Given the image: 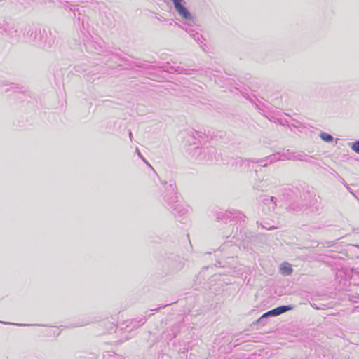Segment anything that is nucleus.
I'll return each instance as SVG.
<instances>
[{
  "instance_id": "2",
  "label": "nucleus",
  "mask_w": 359,
  "mask_h": 359,
  "mask_svg": "<svg viewBox=\"0 0 359 359\" xmlns=\"http://www.w3.org/2000/svg\"><path fill=\"white\" fill-rule=\"evenodd\" d=\"M285 160H290V161H303L304 159L302 158L298 157L295 153L289 152L288 151L287 152L284 153H276L273 155H270L266 158V159H261L258 161V163H262L265 161H269V163H272L273 162L278 161H285Z\"/></svg>"
},
{
  "instance_id": "11",
  "label": "nucleus",
  "mask_w": 359,
  "mask_h": 359,
  "mask_svg": "<svg viewBox=\"0 0 359 359\" xmlns=\"http://www.w3.org/2000/svg\"><path fill=\"white\" fill-rule=\"evenodd\" d=\"M270 201L273 204V209H275V208L277 205H276V198L273 197V196L270 197Z\"/></svg>"
},
{
  "instance_id": "5",
  "label": "nucleus",
  "mask_w": 359,
  "mask_h": 359,
  "mask_svg": "<svg viewBox=\"0 0 359 359\" xmlns=\"http://www.w3.org/2000/svg\"><path fill=\"white\" fill-rule=\"evenodd\" d=\"M280 271L282 274L289 276L292 273V268L290 264L284 262L280 266Z\"/></svg>"
},
{
  "instance_id": "4",
  "label": "nucleus",
  "mask_w": 359,
  "mask_h": 359,
  "mask_svg": "<svg viewBox=\"0 0 359 359\" xmlns=\"http://www.w3.org/2000/svg\"><path fill=\"white\" fill-rule=\"evenodd\" d=\"M293 309V306L290 305L280 306L273 309V312L276 316L280 315L286 311H290Z\"/></svg>"
},
{
  "instance_id": "21",
  "label": "nucleus",
  "mask_w": 359,
  "mask_h": 359,
  "mask_svg": "<svg viewBox=\"0 0 359 359\" xmlns=\"http://www.w3.org/2000/svg\"><path fill=\"white\" fill-rule=\"evenodd\" d=\"M129 137H130V139L132 140V133L131 132L129 133Z\"/></svg>"
},
{
  "instance_id": "1",
  "label": "nucleus",
  "mask_w": 359,
  "mask_h": 359,
  "mask_svg": "<svg viewBox=\"0 0 359 359\" xmlns=\"http://www.w3.org/2000/svg\"><path fill=\"white\" fill-rule=\"evenodd\" d=\"M165 202L170 209H172L175 215H184L187 213L188 210L184 208L182 205L178 203V196L174 191V189H172V191L168 196L165 197Z\"/></svg>"
},
{
  "instance_id": "25",
  "label": "nucleus",
  "mask_w": 359,
  "mask_h": 359,
  "mask_svg": "<svg viewBox=\"0 0 359 359\" xmlns=\"http://www.w3.org/2000/svg\"><path fill=\"white\" fill-rule=\"evenodd\" d=\"M358 308V307L355 308V309H354V310H353V311H356Z\"/></svg>"
},
{
  "instance_id": "3",
  "label": "nucleus",
  "mask_w": 359,
  "mask_h": 359,
  "mask_svg": "<svg viewBox=\"0 0 359 359\" xmlns=\"http://www.w3.org/2000/svg\"><path fill=\"white\" fill-rule=\"evenodd\" d=\"M184 1H179L174 4L175 9L177 13L185 20H191L192 16L188 9L182 4Z\"/></svg>"
},
{
  "instance_id": "20",
  "label": "nucleus",
  "mask_w": 359,
  "mask_h": 359,
  "mask_svg": "<svg viewBox=\"0 0 359 359\" xmlns=\"http://www.w3.org/2000/svg\"><path fill=\"white\" fill-rule=\"evenodd\" d=\"M1 323H4V324H11V323H8V322H3V321H0Z\"/></svg>"
},
{
  "instance_id": "19",
  "label": "nucleus",
  "mask_w": 359,
  "mask_h": 359,
  "mask_svg": "<svg viewBox=\"0 0 359 359\" xmlns=\"http://www.w3.org/2000/svg\"><path fill=\"white\" fill-rule=\"evenodd\" d=\"M13 325H15L14 323ZM16 325H18V326H26L27 325L26 324H15Z\"/></svg>"
},
{
  "instance_id": "23",
  "label": "nucleus",
  "mask_w": 359,
  "mask_h": 359,
  "mask_svg": "<svg viewBox=\"0 0 359 359\" xmlns=\"http://www.w3.org/2000/svg\"><path fill=\"white\" fill-rule=\"evenodd\" d=\"M265 321H266V319L265 320H263L262 323L261 324H264L265 323Z\"/></svg>"
},
{
  "instance_id": "8",
  "label": "nucleus",
  "mask_w": 359,
  "mask_h": 359,
  "mask_svg": "<svg viewBox=\"0 0 359 359\" xmlns=\"http://www.w3.org/2000/svg\"><path fill=\"white\" fill-rule=\"evenodd\" d=\"M320 137L323 141L326 142H330L333 140V137L330 134H328L325 132L320 133Z\"/></svg>"
},
{
  "instance_id": "14",
  "label": "nucleus",
  "mask_w": 359,
  "mask_h": 359,
  "mask_svg": "<svg viewBox=\"0 0 359 359\" xmlns=\"http://www.w3.org/2000/svg\"><path fill=\"white\" fill-rule=\"evenodd\" d=\"M175 71H176V72H178V73H180V74H182V73H185V74H187V73L185 72V71H186V70H185V69H184L183 68L180 67H177V69H176Z\"/></svg>"
},
{
  "instance_id": "10",
  "label": "nucleus",
  "mask_w": 359,
  "mask_h": 359,
  "mask_svg": "<svg viewBox=\"0 0 359 359\" xmlns=\"http://www.w3.org/2000/svg\"><path fill=\"white\" fill-rule=\"evenodd\" d=\"M135 152L137 154L138 156H139L140 158H141V159H142V161H143L144 162H145V163H146L149 166H150V167L151 168V165H150V164H149V163L146 161V159L142 156V155L141 154V153H140V151H139L138 148H137V149H136Z\"/></svg>"
},
{
  "instance_id": "17",
  "label": "nucleus",
  "mask_w": 359,
  "mask_h": 359,
  "mask_svg": "<svg viewBox=\"0 0 359 359\" xmlns=\"http://www.w3.org/2000/svg\"><path fill=\"white\" fill-rule=\"evenodd\" d=\"M296 155H297L298 157L303 158V159H304L303 161H306V159H304V154H296Z\"/></svg>"
},
{
  "instance_id": "12",
  "label": "nucleus",
  "mask_w": 359,
  "mask_h": 359,
  "mask_svg": "<svg viewBox=\"0 0 359 359\" xmlns=\"http://www.w3.org/2000/svg\"><path fill=\"white\" fill-rule=\"evenodd\" d=\"M147 321V318L146 317L143 316V317H141L138 321V323H140V325H144L145 323V322Z\"/></svg>"
},
{
  "instance_id": "13",
  "label": "nucleus",
  "mask_w": 359,
  "mask_h": 359,
  "mask_svg": "<svg viewBox=\"0 0 359 359\" xmlns=\"http://www.w3.org/2000/svg\"><path fill=\"white\" fill-rule=\"evenodd\" d=\"M262 227L266 229H268V230H273V229H277V227L275 226H268V225H266V226L263 225Z\"/></svg>"
},
{
  "instance_id": "22",
  "label": "nucleus",
  "mask_w": 359,
  "mask_h": 359,
  "mask_svg": "<svg viewBox=\"0 0 359 359\" xmlns=\"http://www.w3.org/2000/svg\"><path fill=\"white\" fill-rule=\"evenodd\" d=\"M264 167L266 166L267 165V163H265L262 165Z\"/></svg>"
},
{
  "instance_id": "18",
  "label": "nucleus",
  "mask_w": 359,
  "mask_h": 359,
  "mask_svg": "<svg viewBox=\"0 0 359 359\" xmlns=\"http://www.w3.org/2000/svg\"><path fill=\"white\" fill-rule=\"evenodd\" d=\"M167 305H168V304L163 305V306H160V307H158V308H156V309H151V311H158L159 309H161V308H163V307L166 306Z\"/></svg>"
},
{
  "instance_id": "9",
  "label": "nucleus",
  "mask_w": 359,
  "mask_h": 359,
  "mask_svg": "<svg viewBox=\"0 0 359 359\" xmlns=\"http://www.w3.org/2000/svg\"><path fill=\"white\" fill-rule=\"evenodd\" d=\"M348 146L354 152L359 154V140H356L353 142H349Z\"/></svg>"
},
{
  "instance_id": "7",
  "label": "nucleus",
  "mask_w": 359,
  "mask_h": 359,
  "mask_svg": "<svg viewBox=\"0 0 359 359\" xmlns=\"http://www.w3.org/2000/svg\"><path fill=\"white\" fill-rule=\"evenodd\" d=\"M273 312V310H270L267 312H266L265 313H264L258 320H257V323H262L263 320H265L269 316H276Z\"/></svg>"
},
{
  "instance_id": "16",
  "label": "nucleus",
  "mask_w": 359,
  "mask_h": 359,
  "mask_svg": "<svg viewBox=\"0 0 359 359\" xmlns=\"http://www.w3.org/2000/svg\"><path fill=\"white\" fill-rule=\"evenodd\" d=\"M343 184L345 185V187H346V189H348V191L350 193L353 194V192H352L351 189H350V187H348V186L345 183L344 180H343Z\"/></svg>"
},
{
  "instance_id": "15",
  "label": "nucleus",
  "mask_w": 359,
  "mask_h": 359,
  "mask_svg": "<svg viewBox=\"0 0 359 359\" xmlns=\"http://www.w3.org/2000/svg\"><path fill=\"white\" fill-rule=\"evenodd\" d=\"M184 266V264L182 262H180L177 266L176 267L175 270L178 271L180 270Z\"/></svg>"
},
{
  "instance_id": "6",
  "label": "nucleus",
  "mask_w": 359,
  "mask_h": 359,
  "mask_svg": "<svg viewBox=\"0 0 359 359\" xmlns=\"http://www.w3.org/2000/svg\"><path fill=\"white\" fill-rule=\"evenodd\" d=\"M189 34V36L197 43L201 42L202 36L197 33L194 32L193 30L188 29L187 28L184 29Z\"/></svg>"
},
{
  "instance_id": "24",
  "label": "nucleus",
  "mask_w": 359,
  "mask_h": 359,
  "mask_svg": "<svg viewBox=\"0 0 359 359\" xmlns=\"http://www.w3.org/2000/svg\"><path fill=\"white\" fill-rule=\"evenodd\" d=\"M162 184H166V182H165V181L162 182Z\"/></svg>"
}]
</instances>
